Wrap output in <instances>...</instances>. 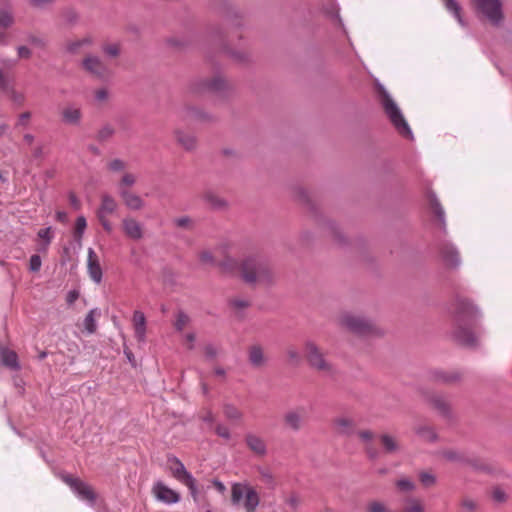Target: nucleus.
<instances>
[{
  "label": "nucleus",
  "instance_id": "obj_1",
  "mask_svg": "<svg viewBox=\"0 0 512 512\" xmlns=\"http://www.w3.org/2000/svg\"><path fill=\"white\" fill-rule=\"evenodd\" d=\"M479 313L477 308L467 299L457 298L453 311L454 329L451 333L453 341L467 348L477 346L476 328Z\"/></svg>",
  "mask_w": 512,
  "mask_h": 512
},
{
  "label": "nucleus",
  "instance_id": "obj_10",
  "mask_svg": "<svg viewBox=\"0 0 512 512\" xmlns=\"http://www.w3.org/2000/svg\"><path fill=\"white\" fill-rule=\"evenodd\" d=\"M156 499L165 504H175L181 499L180 494L166 486L162 481H157L152 488Z\"/></svg>",
  "mask_w": 512,
  "mask_h": 512
},
{
  "label": "nucleus",
  "instance_id": "obj_28",
  "mask_svg": "<svg viewBox=\"0 0 512 512\" xmlns=\"http://www.w3.org/2000/svg\"><path fill=\"white\" fill-rule=\"evenodd\" d=\"M383 451L387 454H393L399 451L400 446L396 439L389 434H381L379 436Z\"/></svg>",
  "mask_w": 512,
  "mask_h": 512
},
{
  "label": "nucleus",
  "instance_id": "obj_14",
  "mask_svg": "<svg viewBox=\"0 0 512 512\" xmlns=\"http://www.w3.org/2000/svg\"><path fill=\"white\" fill-rule=\"evenodd\" d=\"M167 462L170 465V470L173 477L181 483L187 480L188 477L193 476L190 472L187 471L182 461L175 455L169 454L167 456Z\"/></svg>",
  "mask_w": 512,
  "mask_h": 512
},
{
  "label": "nucleus",
  "instance_id": "obj_7",
  "mask_svg": "<svg viewBox=\"0 0 512 512\" xmlns=\"http://www.w3.org/2000/svg\"><path fill=\"white\" fill-rule=\"evenodd\" d=\"M304 347L305 358L311 368L326 372L332 370V365L325 359L324 353L313 341H306Z\"/></svg>",
  "mask_w": 512,
  "mask_h": 512
},
{
  "label": "nucleus",
  "instance_id": "obj_19",
  "mask_svg": "<svg viewBox=\"0 0 512 512\" xmlns=\"http://www.w3.org/2000/svg\"><path fill=\"white\" fill-rule=\"evenodd\" d=\"M119 195L122 198L126 207L131 210H140L144 206V201L142 200V198L140 196L130 192L126 188H121L119 190Z\"/></svg>",
  "mask_w": 512,
  "mask_h": 512
},
{
  "label": "nucleus",
  "instance_id": "obj_35",
  "mask_svg": "<svg viewBox=\"0 0 512 512\" xmlns=\"http://www.w3.org/2000/svg\"><path fill=\"white\" fill-rule=\"evenodd\" d=\"M95 315H100V311L96 308L90 310L84 319V327L89 333H94L97 329Z\"/></svg>",
  "mask_w": 512,
  "mask_h": 512
},
{
  "label": "nucleus",
  "instance_id": "obj_3",
  "mask_svg": "<svg viewBox=\"0 0 512 512\" xmlns=\"http://www.w3.org/2000/svg\"><path fill=\"white\" fill-rule=\"evenodd\" d=\"M377 93L383 110L396 131L406 139H413V133L406 122L401 110L381 84L377 85Z\"/></svg>",
  "mask_w": 512,
  "mask_h": 512
},
{
  "label": "nucleus",
  "instance_id": "obj_24",
  "mask_svg": "<svg viewBox=\"0 0 512 512\" xmlns=\"http://www.w3.org/2000/svg\"><path fill=\"white\" fill-rule=\"evenodd\" d=\"M245 442L248 448L255 454L259 456H264L266 454V444L259 436L249 433L245 436Z\"/></svg>",
  "mask_w": 512,
  "mask_h": 512
},
{
  "label": "nucleus",
  "instance_id": "obj_52",
  "mask_svg": "<svg viewBox=\"0 0 512 512\" xmlns=\"http://www.w3.org/2000/svg\"><path fill=\"white\" fill-rule=\"evenodd\" d=\"M492 498L498 503H504L507 500V495L504 490L499 487L493 489Z\"/></svg>",
  "mask_w": 512,
  "mask_h": 512
},
{
  "label": "nucleus",
  "instance_id": "obj_31",
  "mask_svg": "<svg viewBox=\"0 0 512 512\" xmlns=\"http://www.w3.org/2000/svg\"><path fill=\"white\" fill-rule=\"evenodd\" d=\"M175 135L178 143L182 145L186 150H192L195 148L196 139L193 135L185 134L180 130H177L175 132Z\"/></svg>",
  "mask_w": 512,
  "mask_h": 512
},
{
  "label": "nucleus",
  "instance_id": "obj_30",
  "mask_svg": "<svg viewBox=\"0 0 512 512\" xmlns=\"http://www.w3.org/2000/svg\"><path fill=\"white\" fill-rule=\"evenodd\" d=\"M429 402L443 417H450V406L441 396H433Z\"/></svg>",
  "mask_w": 512,
  "mask_h": 512
},
{
  "label": "nucleus",
  "instance_id": "obj_32",
  "mask_svg": "<svg viewBox=\"0 0 512 512\" xmlns=\"http://www.w3.org/2000/svg\"><path fill=\"white\" fill-rule=\"evenodd\" d=\"M444 5L448 11L453 13L454 17L457 19V21L464 26V20L462 18V8L460 4L456 0H443Z\"/></svg>",
  "mask_w": 512,
  "mask_h": 512
},
{
  "label": "nucleus",
  "instance_id": "obj_53",
  "mask_svg": "<svg viewBox=\"0 0 512 512\" xmlns=\"http://www.w3.org/2000/svg\"><path fill=\"white\" fill-rule=\"evenodd\" d=\"M27 41L34 45V46H37V47H40V48H45L46 47V40L41 38V37H38L36 35H33V34H29L27 36Z\"/></svg>",
  "mask_w": 512,
  "mask_h": 512
},
{
  "label": "nucleus",
  "instance_id": "obj_43",
  "mask_svg": "<svg viewBox=\"0 0 512 512\" xmlns=\"http://www.w3.org/2000/svg\"><path fill=\"white\" fill-rule=\"evenodd\" d=\"M62 16L68 24H75L78 20V14L73 8L64 9Z\"/></svg>",
  "mask_w": 512,
  "mask_h": 512
},
{
  "label": "nucleus",
  "instance_id": "obj_64",
  "mask_svg": "<svg viewBox=\"0 0 512 512\" xmlns=\"http://www.w3.org/2000/svg\"><path fill=\"white\" fill-rule=\"evenodd\" d=\"M199 259L203 263H210V264L214 263V257L212 255V253L209 251H202L199 254Z\"/></svg>",
  "mask_w": 512,
  "mask_h": 512
},
{
  "label": "nucleus",
  "instance_id": "obj_44",
  "mask_svg": "<svg viewBox=\"0 0 512 512\" xmlns=\"http://www.w3.org/2000/svg\"><path fill=\"white\" fill-rule=\"evenodd\" d=\"M404 512H424V506L420 500L412 499L410 504L403 508Z\"/></svg>",
  "mask_w": 512,
  "mask_h": 512
},
{
  "label": "nucleus",
  "instance_id": "obj_57",
  "mask_svg": "<svg viewBox=\"0 0 512 512\" xmlns=\"http://www.w3.org/2000/svg\"><path fill=\"white\" fill-rule=\"evenodd\" d=\"M68 200L71 205V207L75 210H79L81 208V202L78 199L77 195L74 192H69L68 194Z\"/></svg>",
  "mask_w": 512,
  "mask_h": 512
},
{
  "label": "nucleus",
  "instance_id": "obj_60",
  "mask_svg": "<svg viewBox=\"0 0 512 512\" xmlns=\"http://www.w3.org/2000/svg\"><path fill=\"white\" fill-rule=\"evenodd\" d=\"M87 227L86 218L84 216H78L75 222V227L78 232H85V229Z\"/></svg>",
  "mask_w": 512,
  "mask_h": 512
},
{
  "label": "nucleus",
  "instance_id": "obj_9",
  "mask_svg": "<svg viewBox=\"0 0 512 512\" xmlns=\"http://www.w3.org/2000/svg\"><path fill=\"white\" fill-rule=\"evenodd\" d=\"M117 206V202L111 195L103 194L101 196V204L97 209L96 215L102 228L109 234L112 232L113 227L107 216L114 213Z\"/></svg>",
  "mask_w": 512,
  "mask_h": 512
},
{
  "label": "nucleus",
  "instance_id": "obj_36",
  "mask_svg": "<svg viewBox=\"0 0 512 512\" xmlns=\"http://www.w3.org/2000/svg\"><path fill=\"white\" fill-rule=\"evenodd\" d=\"M416 433L431 443L437 441L438 439L437 433L430 426H421L417 428Z\"/></svg>",
  "mask_w": 512,
  "mask_h": 512
},
{
  "label": "nucleus",
  "instance_id": "obj_51",
  "mask_svg": "<svg viewBox=\"0 0 512 512\" xmlns=\"http://www.w3.org/2000/svg\"><path fill=\"white\" fill-rule=\"evenodd\" d=\"M206 200L215 208H221L225 205V202L212 193L205 195Z\"/></svg>",
  "mask_w": 512,
  "mask_h": 512
},
{
  "label": "nucleus",
  "instance_id": "obj_5",
  "mask_svg": "<svg viewBox=\"0 0 512 512\" xmlns=\"http://www.w3.org/2000/svg\"><path fill=\"white\" fill-rule=\"evenodd\" d=\"M340 322L341 325L345 326L348 330L359 336L380 334L379 330L373 325L371 321L362 317L347 314L342 316Z\"/></svg>",
  "mask_w": 512,
  "mask_h": 512
},
{
  "label": "nucleus",
  "instance_id": "obj_39",
  "mask_svg": "<svg viewBox=\"0 0 512 512\" xmlns=\"http://www.w3.org/2000/svg\"><path fill=\"white\" fill-rule=\"evenodd\" d=\"M114 133V128L110 124H106L98 131L96 139L99 142H104L111 138L114 135Z\"/></svg>",
  "mask_w": 512,
  "mask_h": 512
},
{
  "label": "nucleus",
  "instance_id": "obj_62",
  "mask_svg": "<svg viewBox=\"0 0 512 512\" xmlns=\"http://www.w3.org/2000/svg\"><path fill=\"white\" fill-rule=\"evenodd\" d=\"M211 484L220 494L224 495L226 493V486L217 478L212 479Z\"/></svg>",
  "mask_w": 512,
  "mask_h": 512
},
{
  "label": "nucleus",
  "instance_id": "obj_34",
  "mask_svg": "<svg viewBox=\"0 0 512 512\" xmlns=\"http://www.w3.org/2000/svg\"><path fill=\"white\" fill-rule=\"evenodd\" d=\"M284 421L294 431H298L301 428V417L297 412L290 411L285 414Z\"/></svg>",
  "mask_w": 512,
  "mask_h": 512
},
{
  "label": "nucleus",
  "instance_id": "obj_20",
  "mask_svg": "<svg viewBox=\"0 0 512 512\" xmlns=\"http://www.w3.org/2000/svg\"><path fill=\"white\" fill-rule=\"evenodd\" d=\"M0 359L2 365L12 371H19L21 369L17 353L9 348L1 349Z\"/></svg>",
  "mask_w": 512,
  "mask_h": 512
},
{
  "label": "nucleus",
  "instance_id": "obj_8",
  "mask_svg": "<svg viewBox=\"0 0 512 512\" xmlns=\"http://www.w3.org/2000/svg\"><path fill=\"white\" fill-rule=\"evenodd\" d=\"M62 479L80 499L95 504L97 494L89 484L71 474L63 475Z\"/></svg>",
  "mask_w": 512,
  "mask_h": 512
},
{
  "label": "nucleus",
  "instance_id": "obj_18",
  "mask_svg": "<svg viewBox=\"0 0 512 512\" xmlns=\"http://www.w3.org/2000/svg\"><path fill=\"white\" fill-rule=\"evenodd\" d=\"M88 272L95 283H101L103 276L102 268L98 257L92 248H89L88 250Z\"/></svg>",
  "mask_w": 512,
  "mask_h": 512
},
{
  "label": "nucleus",
  "instance_id": "obj_16",
  "mask_svg": "<svg viewBox=\"0 0 512 512\" xmlns=\"http://www.w3.org/2000/svg\"><path fill=\"white\" fill-rule=\"evenodd\" d=\"M15 22L12 9L10 7L0 8V45H6L5 30L9 29Z\"/></svg>",
  "mask_w": 512,
  "mask_h": 512
},
{
  "label": "nucleus",
  "instance_id": "obj_23",
  "mask_svg": "<svg viewBox=\"0 0 512 512\" xmlns=\"http://www.w3.org/2000/svg\"><path fill=\"white\" fill-rule=\"evenodd\" d=\"M248 361L254 368L262 367L265 364L266 358L260 345L255 344L248 348Z\"/></svg>",
  "mask_w": 512,
  "mask_h": 512
},
{
  "label": "nucleus",
  "instance_id": "obj_6",
  "mask_svg": "<svg viewBox=\"0 0 512 512\" xmlns=\"http://www.w3.org/2000/svg\"><path fill=\"white\" fill-rule=\"evenodd\" d=\"M475 7L491 24L499 26L503 19L501 0H473Z\"/></svg>",
  "mask_w": 512,
  "mask_h": 512
},
{
  "label": "nucleus",
  "instance_id": "obj_50",
  "mask_svg": "<svg viewBox=\"0 0 512 512\" xmlns=\"http://www.w3.org/2000/svg\"><path fill=\"white\" fill-rule=\"evenodd\" d=\"M297 197L299 199L300 202H302L303 204L307 205L310 207L311 210H313V205L311 203V200H310V197L308 195V192L303 189V188H299L297 190Z\"/></svg>",
  "mask_w": 512,
  "mask_h": 512
},
{
  "label": "nucleus",
  "instance_id": "obj_37",
  "mask_svg": "<svg viewBox=\"0 0 512 512\" xmlns=\"http://www.w3.org/2000/svg\"><path fill=\"white\" fill-rule=\"evenodd\" d=\"M189 316L183 312L182 310L178 311L176 315V320L174 322V328L178 332H182L184 327L189 323Z\"/></svg>",
  "mask_w": 512,
  "mask_h": 512
},
{
  "label": "nucleus",
  "instance_id": "obj_38",
  "mask_svg": "<svg viewBox=\"0 0 512 512\" xmlns=\"http://www.w3.org/2000/svg\"><path fill=\"white\" fill-rule=\"evenodd\" d=\"M224 415L230 420H239L242 417L241 411L233 404L224 405Z\"/></svg>",
  "mask_w": 512,
  "mask_h": 512
},
{
  "label": "nucleus",
  "instance_id": "obj_12",
  "mask_svg": "<svg viewBox=\"0 0 512 512\" xmlns=\"http://www.w3.org/2000/svg\"><path fill=\"white\" fill-rule=\"evenodd\" d=\"M439 253L445 264L449 268H456L460 263L459 252L455 246L450 243H441L439 245Z\"/></svg>",
  "mask_w": 512,
  "mask_h": 512
},
{
  "label": "nucleus",
  "instance_id": "obj_2",
  "mask_svg": "<svg viewBox=\"0 0 512 512\" xmlns=\"http://www.w3.org/2000/svg\"><path fill=\"white\" fill-rule=\"evenodd\" d=\"M218 266L229 273L239 269L242 279L248 284H254L256 281L265 283L272 281L269 263L260 256H249L240 265L234 258L225 257Z\"/></svg>",
  "mask_w": 512,
  "mask_h": 512
},
{
  "label": "nucleus",
  "instance_id": "obj_33",
  "mask_svg": "<svg viewBox=\"0 0 512 512\" xmlns=\"http://www.w3.org/2000/svg\"><path fill=\"white\" fill-rule=\"evenodd\" d=\"M182 483L189 489V493L193 498V501L200 505V491L198 489L196 479L191 476Z\"/></svg>",
  "mask_w": 512,
  "mask_h": 512
},
{
  "label": "nucleus",
  "instance_id": "obj_15",
  "mask_svg": "<svg viewBox=\"0 0 512 512\" xmlns=\"http://www.w3.org/2000/svg\"><path fill=\"white\" fill-rule=\"evenodd\" d=\"M122 229L126 237L132 240H140L143 237L141 224L133 218H124L122 220Z\"/></svg>",
  "mask_w": 512,
  "mask_h": 512
},
{
  "label": "nucleus",
  "instance_id": "obj_47",
  "mask_svg": "<svg viewBox=\"0 0 512 512\" xmlns=\"http://www.w3.org/2000/svg\"><path fill=\"white\" fill-rule=\"evenodd\" d=\"M135 182H136L135 176L131 173H126L123 175V177L120 180L119 190L121 188L131 187L135 184Z\"/></svg>",
  "mask_w": 512,
  "mask_h": 512
},
{
  "label": "nucleus",
  "instance_id": "obj_56",
  "mask_svg": "<svg viewBox=\"0 0 512 512\" xmlns=\"http://www.w3.org/2000/svg\"><path fill=\"white\" fill-rule=\"evenodd\" d=\"M215 432L216 434L219 436V437H222L224 439H230L231 437V434H230V431L228 429V427L222 425V424H218L215 428Z\"/></svg>",
  "mask_w": 512,
  "mask_h": 512
},
{
  "label": "nucleus",
  "instance_id": "obj_59",
  "mask_svg": "<svg viewBox=\"0 0 512 512\" xmlns=\"http://www.w3.org/2000/svg\"><path fill=\"white\" fill-rule=\"evenodd\" d=\"M191 222L192 221H191L190 217H188V216H183L180 218H176L174 220L175 225L180 228H189Z\"/></svg>",
  "mask_w": 512,
  "mask_h": 512
},
{
  "label": "nucleus",
  "instance_id": "obj_48",
  "mask_svg": "<svg viewBox=\"0 0 512 512\" xmlns=\"http://www.w3.org/2000/svg\"><path fill=\"white\" fill-rule=\"evenodd\" d=\"M397 488L402 492H410L414 489L415 485L409 479H400L396 482Z\"/></svg>",
  "mask_w": 512,
  "mask_h": 512
},
{
  "label": "nucleus",
  "instance_id": "obj_25",
  "mask_svg": "<svg viewBox=\"0 0 512 512\" xmlns=\"http://www.w3.org/2000/svg\"><path fill=\"white\" fill-rule=\"evenodd\" d=\"M82 118V112L80 108L68 106L63 109L61 113V119L65 124L79 125Z\"/></svg>",
  "mask_w": 512,
  "mask_h": 512
},
{
  "label": "nucleus",
  "instance_id": "obj_11",
  "mask_svg": "<svg viewBox=\"0 0 512 512\" xmlns=\"http://www.w3.org/2000/svg\"><path fill=\"white\" fill-rule=\"evenodd\" d=\"M83 68L98 79H105L109 70L97 56H88L82 61Z\"/></svg>",
  "mask_w": 512,
  "mask_h": 512
},
{
  "label": "nucleus",
  "instance_id": "obj_63",
  "mask_svg": "<svg viewBox=\"0 0 512 512\" xmlns=\"http://www.w3.org/2000/svg\"><path fill=\"white\" fill-rule=\"evenodd\" d=\"M286 503L287 505L290 506V508L293 510V511H296L298 509V506H299V498L296 494H292L287 500H286Z\"/></svg>",
  "mask_w": 512,
  "mask_h": 512
},
{
  "label": "nucleus",
  "instance_id": "obj_27",
  "mask_svg": "<svg viewBox=\"0 0 512 512\" xmlns=\"http://www.w3.org/2000/svg\"><path fill=\"white\" fill-rule=\"evenodd\" d=\"M333 424L341 435L350 436L354 432V421L352 419L345 417L336 418Z\"/></svg>",
  "mask_w": 512,
  "mask_h": 512
},
{
  "label": "nucleus",
  "instance_id": "obj_21",
  "mask_svg": "<svg viewBox=\"0 0 512 512\" xmlns=\"http://www.w3.org/2000/svg\"><path fill=\"white\" fill-rule=\"evenodd\" d=\"M227 88V83L221 77H214L210 80H203L198 84L197 91L207 90L210 92H222Z\"/></svg>",
  "mask_w": 512,
  "mask_h": 512
},
{
  "label": "nucleus",
  "instance_id": "obj_54",
  "mask_svg": "<svg viewBox=\"0 0 512 512\" xmlns=\"http://www.w3.org/2000/svg\"><path fill=\"white\" fill-rule=\"evenodd\" d=\"M109 170L113 172L122 171L125 168V163L121 159H114L108 164Z\"/></svg>",
  "mask_w": 512,
  "mask_h": 512
},
{
  "label": "nucleus",
  "instance_id": "obj_4",
  "mask_svg": "<svg viewBox=\"0 0 512 512\" xmlns=\"http://www.w3.org/2000/svg\"><path fill=\"white\" fill-rule=\"evenodd\" d=\"M243 500L245 512H255L260 504L257 490L246 482H235L231 486V503L239 506Z\"/></svg>",
  "mask_w": 512,
  "mask_h": 512
},
{
  "label": "nucleus",
  "instance_id": "obj_55",
  "mask_svg": "<svg viewBox=\"0 0 512 512\" xmlns=\"http://www.w3.org/2000/svg\"><path fill=\"white\" fill-rule=\"evenodd\" d=\"M229 305L235 309H244L250 306V302L242 299H230Z\"/></svg>",
  "mask_w": 512,
  "mask_h": 512
},
{
  "label": "nucleus",
  "instance_id": "obj_46",
  "mask_svg": "<svg viewBox=\"0 0 512 512\" xmlns=\"http://www.w3.org/2000/svg\"><path fill=\"white\" fill-rule=\"evenodd\" d=\"M42 260L38 254H33L29 260V270L31 272H38L41 269Z\"/></svg>",
  "mask_w": 512,
  "mask_h": 512
},
{
  "label": "nucleus",
  "instance_id": "obj_42",
  "mask_svg": "<svg viewBox=\"0 0 512 512\" xmlns=\"http://www.w3.org/2000/svg\"><path fill=\"white\" fill-rule=\"evenodd\" d=\"M367 512H390V510L380 501H372L366 507Z\"/></svg>",
  "mask_w": 512,
  "mask_h": 512
},
{
  "label": "nucleus",
  "instance_id": "obj_45",
  "mask_svg": "<svg viewBox=\"0 0 512 512\" xmlns=\"http://www.w3.org/2000/svg\"><path fill=\"white\" fill-rule=\"evenodd\" d=\"M443 456L449 461L465 462L466 457L454 450L444 451Z\"/></svg>",
  "mask_w": 512,
  "mask_h": 512
},
{
  "label": "nucleus",
  "instance_id": "obj_22",
  "mask_svg": "<svg viewBox=\"0 0 512 512\" xmlns=\"http://www.w3.org/2000/svg\"><path fill=\"white\" fill-rule=\"evenodd\" d=\"M132 320L136 339L140 342L144 341L146 334V317L144 313L139 310H135Z\"/></svg>",
  "mask_w": 512,
  "mask_h": 512
},
{
  "label": "nucleus",
  "instance_id": "obj_29",
  "mask_svg": "<svg viewBox=\"0 0 512 512\" xmlns=\"http://www.w3.org/2000/svg\"><path fill=\"white\" fill-rule=\"evenodd\" d=\"M37 236L42 240V243L37 250L39 252H46L54 237L52 227L40 229L37 233Z\"/></svg>",
  "mask_w": 512,
  "mask_h": 512
},
{
  "label": "nucleus",
  "instance_id": "obj_40",
  "mask_svg": "<svg viewBox=\"0 0 512 512\" xmlns=\"http://www.w3.org/2000/svg\"><path fill=\"white\" fill-rule=\"evenodd\" d=\"M464 463L471 466L475 470L490 471V468L487 464L476 458H466Z\"/></svg>",
  "mask_w": 512,
  "mask_h": 512
},
{
  "label": "nucleus",
  "instance_id": "obj_58",
  "mask_svg": "<svg viewBox=\"0 0 512 512\" xmlns=\"http://www.w3.org/2000/svg\"><path fill=\"white\" fill-rule=\"evenodd\" d=\"M461 507L469 512H474L477 504L473 500L466 498L461 501Z\"/></svg>",
  "mask_w": 512,
  "mask_h": 512
},
{
  "label": "nucleus",
  "instance_id": "obj_26",
  "mask_svg": "<svg viewBox=\"0 0 512 512\" xmlns=\"http://www.w3.org/2000/svg\"><path fill=\"white\" fill-rule=\"evenodd\" d=\"M431 377L434 381L440 383H455L461 379V374L459 372H446L441 370H435L431 372Z\"/></svg>",
  "mask_w": 512,
  "mask_h": 512
},
{
  "label": "nucleus",
  "instance_id": "obj_61",
  "mask_svg": "<svg viewBox=\"0 0 512 512\" xmlns=\"http://www.w3.org/2000/svg\"><path fill=\"white\" fill-rule=\"evenodd\" d=\"M18 57L21 59H29L32 55L31 50L27 46H19L17 48Z\"/></svg>",
  "mask_w": 512,
  "mask_h": 512
},
{
  "label": "nucleus",
  "instance_id": "obj_41",
  "mask_svg": "<svg viewBox=\"0 0 512 512\" xmlns=\"http://www.w3.org/2000/svg\"><path fill=\"white\" fill-rule=\"evenodd\" d=\"M419 480L424 487H431L436 483V477L428 472H421L419 474Z\"/></svg>",
  "mask_w": 512,
  "mask_h": 512
},
{
  "label": "nucleus",
  "instance_id": "obj_49",
  "mask_svg": "<svg viewBox=\"0 0 512 512\" xmlns=\"http://www.w3.org/2000/svg\"><path fill=\"white\" fill-rule=\"evenodd\" d=\"M103 52L110 57H117L120 54V46L119 44L104 45Z\"/></svg>",
  "mask_w": 512,
  "mask_h": 512
},
{
  "label": "nucleus",
  "instance_id": "obj_17",
  "mask_svg": "<svg viewBox=\"0 0 512 512\" xmlns=\"http://www.w3.org/2000/svg\"><path fill=\"white\" fill-rule=\"evenodd\" d=\"M213 37L217 38V40L219 41L218 44L221 50L227 53L236 62L245 63L248 60V57L245 53L233 51L229 48L221 29H217Z\"/></svg>",
  "mask_w": 512,
  "mask_h": 512
},
{
  "label": "nucleus",
  "instance_id": "obj_13",
  "mask_svg": "<svg viewBox=\"0 0 512 512\" xmlns=\"http://www.w3.org/2000/svg\"><path fill=\"white\" fill-rule=\"evenodd\" d=\"M427 199L429 202V208L431 212L434 214L435 220L437 221L439 227L445 232L446 231V221H445V212L444 209L439 202L436 194L429 190L427 192Z\"/></svg>",
  "mask_w": 512,
  "mask_h": 512
}]
</instances>
